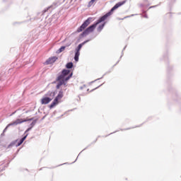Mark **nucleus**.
Returning <instances> with one entry per match:
<instances>
[{"label": "nucleus", "mask_w": 181, "mask_h": 181, "mask_svg": "<svg viewBox=\"0 0 181 181\" xmlns=\"http://www.w3.org/2000/svg\"><path fill=\"white\" fill-rule=\"evenodd\" d=\"M55 95L54 92L48 91L44 97L40 100L42 105H46L50 103Z\"/></svg>", "instance_id": "obj_3"}, {"label": "nucleus", "mask_w": 181, "mask_h": 181, "mask_svg": "<svg viewBox=\"0 0 181 181\" xmlns=\"http://www.w3.org/2000/svg\"><path fill=\"white\" fill-rule=\"evenodd\" d=\"M94 2H95V0H90L89 2H88V6H93V5H94Z\"/></svg>", "instance_id": "obj_13"}, {"label": "nucleus", "mask_w": 181, "mask_h": 181, "mask_svg": "<svg viewBox=\"0 0 181 181\" xmlns=\"http://www.w3.org/2000/svg\"><path fill=\"white\" fill-rule=\"evenodd\" d=\"M125 1L119 2L116 4L112 8L111 10L105 14L103 16L100 17L95 23L93 25H90L88 27L90 23H91L94 20L93 19V17H89L83 23V24L78 28L76 30V32L78 33H80L81 32H83L80 34V37H86V36H88V35H90V33H93L94 30H95V28H97V25H99V23H101V22H105V21H107L111 15H112V13L115 11V9H118L119 6H122L124 4H125ZM88 27V28H87Z\"/></svg>", "instance_id": "obj_1"}, {"label": "nucleus", "mask_w": 181, "mask_h": 181, "mask_svg": "<svg viewBox=\"0 0 181 181\" xmlns=\"http://www.w3.org/2000/svg\"><path fill=\"white\" fill-rule=\"evenodd\" d=\"M64 95L63 90H60L59 92L58 95L55 97V98L52 101V103L50 104L49 108L50 109L54 108V107H56V105H57V104H59V103H60V101L63 98Z\"/></svg>", "instance_id": "obj_4"}, {"label": "nucleus", "mask_w": 181, "mask_h": 181, "mask_svg": "<svg viewBox=\"0 0 181 181\" xmlns=\"http://www.w3.org/2000/svg\"><path fill=\"white\" fill-rule=\"evenodd\" d=\"M28 121H33V117L30 119H17L16 121L8 124L7 127H6V129H8V127H13L16 125H19L21 124H23V122H28Z\"/></svg>", "instance_id": "obj_6"}, {"label": "nucleus", "mask_w": 181, "mask_h": 181, "mask_svg": "<svg viewBox=\"0 0 181 181\" xmlns=\"http://www.w3.org/2000/svg\"><path fill=\"white\" fill-rule=\"evenodd\" d=\"M28 135L25 136L24 137H23L21 140L20 142L18 143L17 146H21V144H23V142L25 141V139H26Z\"/></svg>", "instance_id": "obj_10"}, {"label": "nucleus", "mask_w": 181, "mask_h": 181, "mask_svg": "<svg viewBox=\"0 0 181 181\" xmlns=\"http://www.w3.org/2000/svg\"><path fill=\"white\" fill-rule=\"evenodd\" d=\"M88 41H84L83 42L81 43L78 45L77 48L76 49V53L74 56V60L75 62H78V57H80V50H81V47L87 43Z\"/></svg>", "instance_id": "obj_7"}, {"label": "nucleus", "mask_w": 181, "mask_h": 181, "mask_svg": "<svg viewBox=\"0 0 181 181\" xmlns=\"http://www.w3.org/2000/svg\"><path fill=\"white\" fill-rule=\"evenodd\" d=\"M105 26V23H103L102 25H100L98 28H97V30L98 32H101L103 30V29H104V27Z\"/></svg>", "instance_id": "obj_9"}, {"label": "nucleus", "mask_w": 181, "mask_h": 181, "mask_svg": "<svg viewBox=\"0 0 181 181\" xmlns=\"http://www.w3.org/2000/svg\"><path fill=\"white\" fill-rule=\"evenodd\" d=\"M66 69H72L73 68V63L72 62H69L66 65Z\"/></svg>", "instance_id": "obj_11"}, {"label": "nucleus", "mask_w": 181, "mask_h": 181, "mask_svg": "<svg viewBox=\"0 0 181 181\" xmlns=\"http://www.w3.org/2000/svg\"><path fill=\"white\" fill-rule=\"evenodd\" d=\"M30 129H27L26 132H28V131H30Z\"/></svg>", "instance_id": "obj_15"}, {"label": "nucleus", "mask_w": 181, "mask_h": 181, "mask_svg": "<svg viewBox=\"0 0 181 181\" xmlns=\"http://www.w3.org/2000/svg\"><path fill=\"white\" fill-rule=\"evenodd\" d=\"M28 121H33V117L30 119H17L16 121L8 124L7 127H6V129H8V127H13L16 125H19L21 124H23V122H28Z\"/></svg>", "instance_id": "obj_5"}, {"label": "nucleus", "mask_w": 181, "mask_h": 181, "mask_svg": "<svg viewBox=\"0 0 181 181\" xmlns=\"http://www.w3.org/2000/svg\"><path fill=\"white\" fill-rule=\"evenodd\" d=\"M57 57H49L47 61H46V64H53L57 60Z\"/></svg>", "instance_id": "obj_8"}, {"label": "nucleus", "mask_w": 181, "mask_h": 181, "mask_svg": "<svg viewBox=\"0 0 181 181\" xmlns=\"http://www.w3.org/2000/svg\"><path fill=\"white\" fill-rule=\"evenodd\" d=\"M72 76L73 73H70V70L64 69L61 74L57 78V81H58V83L57 84L56 88L59 90L62 86H66V81H69L70 78H71Z\"/></svg>", "instance_id": "obj_2"}, {"label": "nucleus", "mask_w": 181, "mask_h": 181, "mask_svg": "<svg viewBox=\"0 0 181 181\" xmlns=\"http://www.w3.org/2000/svg\"><path fill=\"white\" fill-rule=\"evenodd\" d=\"M101 85H98L97 87L94 88L93 90H97V88H98V87H100Z\"/></svg>", "instance_id": "obj_14"}, {"label": "nucleus", "mask_w": 181, "mask_h": 181, "mask_svg": "<svg viewBox=\"0 0 181 181\" xmlns=\"http://www.w3.org/2000/svg\"><path fill=\"white\" fill-rule=\"evenodd\" d=\"M66 49V47H65V46L61 47L59 49V50H58L59 53H62V52H64V49Z\"/></svg>", "instance_id": "obj_12"}]
</instances>
